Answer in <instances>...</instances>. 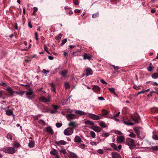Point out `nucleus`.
I'll use <instances>...</instances> for the list:
<instances>
[{
	"label": "nucleus",
	"instance_id": "54",
	"mask_svg": "<svg viewBox=\"0 0 158 158\" xmlns=\"http://www.w3.org/2000/svg\"><path fill=\"white\" fill-rule=\"evenodd\" d=\"M132 120L135 122V123H138V118H132Z\"/></svg>",
	"mask_w": 158,
	"mask_h": 158
},
{
	"label": "nucleus",
	"instance_id": "61",
	"mask_svg": "<svg viewBox=\"0 0 158 158\" xmlns=\"http://www.w3.org/2000/svg\"><path fill=\"white\" fill-rule=\"evenodd\" d=\"M100 81L101 82H102V83H103V84H107V83L106 82L104 81V80L103 79H101Z\"/></svg>",
	"mask_w": 158,
	"mask_h": 158
},
{
	"label": "nucleus",
	"instance_id": "6",
	"mask_svg": "<svg viewBox=\"0 0 158 158\" xmlns=\"http://www.w3.org/2000/svg\"><path fill=\"white\" fill-rule=\"evenodd\" d=\"M88 114H89V117L93 120H98L102 118L95 114L91 113H89Z\"/></svg>",
	"mask_w": 158,
	"mask_h": 158
},
{
	"label": "nucleus",
	"instance_id": "16",
	"mask_svg": "<svg viewBox=\"0 0 158 158\" xmlns=\"http://www.w3.org/2000/svg\"><path fill=\"white\" fill-rule=\"evenodd\" d=\"M46 131L51 135H52L53 131L50 127H48L46 128Z\"/></svg>",
	"mask_w": 158,
	"mask_h": 158
},
{
	"label": "nucleus",
	"instance_id": "57",
	"mask_svg": "<svg viewBox=\"0 0 158 158\" xmlns=\"http://www.w3.org/2000/svg\"><path fill=\"white\" fill-rule=\"evenodd\" d=\"M153 138L154 139L156 140H158V136L156 135H154L153 136Z\"/></svg>",
	"mask_w": 158,
	"mask_h": 158
},
{
	"label": "nucleus",
	"instance_id": "9",
	"mask_svg": "<svg viewBox=\"0 0 158 158\" xmlns=\"http://www.w3.org/2000/svg\"><path fill=\"white\" fill-rule=\"evenodd\" d=\"M68 125L70 127H72L74 130V128L77 127V124L76 121H72L69 123Z\"/></svg>",
	"mask_w": 158,
	"mask_h": 158
},
{
	"label": "nucleus",
	"instance_id": "1",
	"mask_svg": "<svg viewBox=\"0 0 158 158\" xmlns=\"http://www.w3.org/2000/svg\"><path fill=\"white\" fill-rule=\"evenodd\" d=\"M3 151L9 154H14L15 152V150L11 147H7L3 148Z\"/></svg>",
	"mask_w": 158,
	"mask_h": 158
},
{
	"label": "nucleus",
	"instance_id": "2",
	"mask_svg": "<svg viewBox=\"0 0 158 158\" xmlns=\"http://www.w3.org/2000/svg\"><path fill=\"white\" fill-rule=\"evenodd\" d=\"M6 89V91L10 94V96L13 97L15 96L16 91H13V89L10 86H7L6 89Z\"/></svg>",
	"mask_w": 158,
	"mask_h": 158
},
{
	"label": "nucleus",
	"instance_id": "30",
	"mask_svg": "<svg viewBox=\"0 0 158 158\" xmlns=\"http://www.w3.org/2000/svg\"><path fill=\"white\" fill-rule=\"evenodd\" d=\"M13 111L11 110H7L6 111V114H7V115H8L9 116H10L13 114Z\"/></svg>",
	"mask_w": 158,
	"mask_h": 158
},
{
	"label": "nucleus",
	"instance_id": "31",
	"mask_svg": "<svg viewBox=\"0 0 158 158\" xmlns=\"http://www.w3.org/2000/svg\"><path fill=\"white\" fill-rule=\"evenodd\" d=\"M6 137L7 139H10L11 140H12L13 139L11 134L9 133L7 134Z\"/></svg>",
	"mask_w": 158,
	"mask_h": 158
},
{
	"label": "nucleus",
	"instance_id": "51",
	"mask_svg": "<svg viewBox=\"0 0 158 158\" xmlns=\"http://www.w3.org/2000/svg\"><path fill=\"white\" fill-rule=\"evenodd\" d=\"M44 50H45V51H46L47 52V53H48L49 54H50V53L48 51V48L45 45L44 46Z\"/></svg>",
	"mask_w": 158,
	"mask_h": 158
},
{
	"label": "nucleus",
	"instance_id": "55",
	"mask_svg": "<svg viewBox=\"0 0 158 158\" xmlns=\"http://www.w3.org/2000/svg\"><path fill=\"white\" fill-rule=\"evenodd\" d=\"M152 69L153 68L151 66H149L148 68V70L149 72L152 71Z\"/></svg>",
	"mask_w": 158,
	"mask_h": 158
},
{
	"label": "nucleus",
	"instance_id": "45",
	"mask_svg": "<svg viewBox=\"0 0 158 158\" xmlns=\"http://www.w3.org/2000/svg\"><path fill=\"white\" fill-rule=\"evenodd\" d=\"M97 152L101 154H102L103 153V150L101 149H99L97 151Z\"/></svg>",
	"mask_w": 158,
	"mask_h": 158
},
{
	"label": "nucleus",
	"instance_id": "23",
	"mask_svg": "<svg viewBox=\"0 0 158 158\" xmlns=\"http://www.w3.org/2000/svg\"><path fill=\"white\" fill-rule=\"evenodd\" d=\"M84 123L86 125L91 126H93L94 125V123L92 121L89 120L86 121Z\"/></svg>",
	"mask_w": 158,
	"mask_h": 158
},
{
	"label": "nucleus",
	"instance_id": "53",
	"mask_svg": "<svg viewBox=\"0 0 158 158\" xmlns=\"http://www.w3.org/2000/svg\"><path fill=\"white\" fill-rule=\"evenodd\" d=\"M152 149L155 151H157L158 150V147L157 146H153L152 148Z\"/></svg>",
	"mask_w": 158,
	"mask_h": 158
},
{
	"label": "nucleus",
	"instance_id": "14",
	"mask_svg": "<svg viewBox=\"0 0 158 158\" xmlns=\"http://www.w3.org/2000/svg\"><path fill=\"white\" fill-rule=\"evenodd\" d=\"M86 76L92 75L93 73V72L92 70L89 68H88L86 69Z\"/></svg>",
	"mask_w": 158,
	"mask_h": 158
},
{
	"label": "nucleus",
	"instance_id": "58",
	"mask_svg": "<svg viewBox=\"0 0 158 158\" xmlns=\"http://www.w3.org/2000/svg\"><path fill=\"white\" fill-rule=\"evenodd\" d=\"M85 147V145L84 144H82L80 145L79 147L82 149H83Z\"/></svg>",
	"mask_w": 158,
	"mask_h": 158
},
{
	"label": "nucleus",
	"instance_id": "10",
	"mask_svg": "<svg viewBox=\"0 0 158 158\" xmlns=\"http://www.w3.org/2000/svg\"><path fill=\"white\" fill-rule=\"evenodd\" d=\"M75 113L77 114L81 115H85L88 114V113L87 112L80 110H75Z\"/></svg>",
	"mask_w": 158,
	"mask_h": 158
},
{
	"label": "nucleus",
	"instance_id": "8",
	"mask_svg": "<svg viewBox=\"0 0 158 158\" xmlns=\"http://www.w3.org/2000/svg\"><path fill=\"white\" fill-rule=\"evenodd\" d=\"M66 117L68 120H73L76 118V116L74 114H68L66 115Z\"/></svg>",
	"mask_w": 158,
	"mask_h": 158
},
{
	"label": "nucleus",
	"instance_id": "40",
	"mask_svg": "<svg viewBox=\"0 0 158 158\" xmlns=\"http://www.w3.org/2000/svg\"><path fill=\"white\" fill-rule=\"evenodd\" d=\"M64 86L66 89H68L69 88L70 86L68 82H65L64 83Z\"/></svg>",
	"mask_w": 158,
	"mask_h": 158
},
{
	"label": "nucleus",
	"instance_id": "12",
	"mask_svg": "<svg viewBox=\"0 0 158 158\" xmlns=\"http://www.w3.org/2000/svg\"><path fill=\"white\" fill-rule=\"evenodd\" d=\"M111 155L113 158H121L119 153L116 152H112Z\"/></svg>",
	"mask_w": 158,
	"mask_h": 158
},
{
	"label": "nucleus",
	"instance_id": "20",
	"mask_svg": "<svg viewBox=\"0 0 158 158\" xmlns=\"http://www.w3.org/2000/svg\"><path fill=\"white\" fill-rule=\"evenodd\" d=\"M91 129L97 132H99L101 131V128L98 126H95L94 128H92Z\"/></svg>",
	"mask_w": 158,
	"mask_h": 158
},
{
	"label": "nucleus",
	"instance_id": "11",
	"mask_svg": "<svg viewBox=\"0 0 158 158\" xmlns=\"http://www.w3.org/2000/svg\"><path fill=\"white\" fill-rule=\"evenodd\" d=\"M55 143L57 145H65L67 144V142L64 140H61L59 141H56Z\"/></svg>",
	"mask_w": 158,
	"mask_h": 158
},
{
	"label": "nucleus",
	"instance_id": "29",
	"mask_svg": "<svg viewBox=\"0 0 158 158\" xmlns=\"http://www.w3.org/2000/svg\"><path fill=\"white\" fill-rule=\"evenodd\" d=\"M83 59L84 60L86 59H90L91 58V57L90 56L86 54L84 55H83Z\"/></svg>",
	"mask_w": 158,
	"mask_h": 158
},
{
	"label": "nucleus",
	"instance_id": "35",
	"mask_svg": "<svg viewBox=\"0 0 158 158\" xmlns=\"http://www.w3.org/2000/svg\"><path fill=\"white\" fill-rule=\"evenodd\" d=\"M134 130L137 135H140V131L138 129L135 128Z\"/></svg>",
	"mask_w": 158,
	"mask_h": 158
},
{
	"label": "nucleus",
	"instance_id": "62",
	"mask_svg": "<svg viewBox=\"0 0 158 158\" xmlns=\"http://www.w3.org/2000/svg\"><path fill=\"white\" fill-rule=\"evenodd\" d=\"M39 123H40L43 124L44 125L45 123L44 121L42 119L40 120L39 121Z\"/></svg>",
	"mask_w": 158,
	"mask_h": 158
},
{
	"label": "nucleus",
	"instance_id": "28",
	"mask_svg": "<svg viewBox=\"0 0 158 158\" xmlns=\"http://www.w3.org/2000/svg\"><path fill=\"white\" fill-rule=\"evenodd\" d=\"M34 142L33 141H31L28 143V146L30 148H32L34 146Z\"/></svg>",
	"mask_w": 158,
	"mask_h": 158
},
{
	"label": "nucleus",
	"instance_id": "3",
	"mask_svg": "<svg viewBox=\"0 0 158 158\" xmlns=\"http://www.w3.org/2000/svg\"><path fill=\"white\" fill-rule=\"evenodd\" d=\"M73 132V130L72 127H68L64 131V134L66 135H69Z\"/></svg>",
	"mask_w": 158,
	"mask_h": 158
},
{
	"label": "nucleus",
	"instance_id": "7",
	"mask_svg": "<svg viewBox=\"0 0 158 158\" xmlns=\"http://www.w3.org/2000/svg\"><path fill=\"white\" fill-rule=\"evenodd\" d=\"M126 143L129 146H132L134 144V141L130 138H127L126 140Z\"/></svg>",
	"mask_w": 158,
	"mask_h": 158
},
{
	"label": "nucleus",
	"instance_id": "27",
	"mask_svg": "<svg viewBox=\"0 0 158 158\" xmlns=\"http://www.w3.org/2000/svg\"><path fill=\"white\" fill-rule=\"evenodd\" d=\"M24 93V92L23 91H20L19 92L15 91V94L19 95L21 96H22Z\"/></svg>",
	"mask_w": 158,
	"mask_h": 158
},
{
	"label": "nucleus",
	"instance_id": "43",
	"mask_svg": "<svg viewBox=\"0 0 158 158\" xmlns=\"http://www.w3.org/2000/svg\"><path fill=\"white\" fill-rule=\"evenodd\" d=\"M14 146L16 148H19L20 146V144L18 143L15 142L14 144Z\"/></svg>",
	"mask_w": 158,
	"mask_h": 158
},
{
	"label": "nucleus",
	"instance_id": "60",
	"mask_svg": "<svg viewBox=\"0 0 158 158\" xmlns=\"http://www.w3.org/2000/svg\"><path fill=\"white\" fill-rule=\"evenodd\" d=\"M48 71H47L45 69H43L42 71V72L44 74H47L49 73Z\"/></svg>",
	"mask_w": 158,
	"mask_h": 158
},
{
	"label": "nucleus",
	"instance_id": "13",
	"mask_svg": "<svg viewBox=\"0 0 158 158\" xmlns=\"http://www.w3.org/2000/svg\"><path fill=\"white\" fill-rule=\"evenodd\" d=\"M124 138L123 136H120L117 137L116 140L118 143H121L123 142Z\"/></svg>",
	"mask_w": 158,
	"mask_h": 158
},
{
	"label": "nucleus",
	"instance_id": "17",
	"mask_svg": "<svg viewBox=\"0 0 158 158\" xmlns=\"http://www.w3.org/2000/svg\"><path fill=\"white\" fill-rule=\"evenodd\" d=\"M100 88L98 85H95L92 88L93 90L95 92H98L100 90Z\"/></svg>",
	"mask_w": 158,
	"mask_h": 158
},
{
	"label": "nucleus",
	"instance_id": "59",
	"mask_svg": "<svg viewBox=\"0 0 158 158\" xmlns=\"http://www.w3.org/2000/svg\"><path fill=\"white\" fill-rule=\"evenodd\" d=\"M112 66L113 67L114 70H118L119 69V68L118 66H115L114 65H112Z\"/></svg>",
	"mask_w": 158,
	"mask_h": 158
},
{
	"label": "nucleus",
	"instance_id": "15",
	"mask_svg": "<svg viewBox=\"0 0 158 158\" xmlns=\"http://www.w3.org/2000/svg\"><path fill=\"white\" fill-rule=\"evenodd\" d=\"M74 139V141L77 143H80L82 141L81 139L78 136H76Z\"/></svg>",
	"mask_w": 158,
	"mask_h": 158
},
{
	"label": "nucleus",
	"instance_id": "44",
	"mask_svg": "<svg viewBox=\"0 0 158 158\" xmlns=\"http://www.w3.org/2000/svg\"><path fill=\"white\" fill-rule=\"evenodd\" d=\"M109 135V134L108 133H105L103 134L102 136L103 137H107Z\"/></svg>",
	"mask_w": 158,
	"mask_h": 158
},
{
	"label": "nucleus",
	"instance_id": "56",
	"mask_svg": "<svg viewBox=\"0 0 158 158\" xmlns=\"http://www.w3.org/2000/svg\"><path fill=\"white\" fill-rule=\"evenodd\" d=\"M52 106L53 108L55 110L58 109L59 107L58 106L56 105H53Z\"/></svg>",
	"mask_w": 158,
	"mask_h": 158
},
{
	"label": "nucleus",
	"instance_id": "32",
	"mask_svg": "<svg viewBox=\"0 0 158 158\" xmlns=\"http://www.w3.org/2000/svg\"><path fill=\"white\" fill-rule=\"evenodd\" d=\"M152 77L153 79H156L158 78V73H154L152 75Z\"/></svg>",
	"mask_w": 158,
	"mask_h": 158
},
{
	"label": "nucleus",
	"instance_id": "21",
	"mask_svg": "<svg viewBox=\"0 0 158 158\" xmlns=\"http://www.w3.org/2000/svg\"><path fill=\"white\" fill-rule=\"evenodd\" d=\"M68 73V71L67 70L62 71L60 73V74L63 77H65L66 74Z\"/></svg>",
	"mask_w": 158,
	"mask_h": 158
},
{
	"label": "nucleus",
	"instance_id": "37",
	"mask_svg": "<svg viewBox=\"0 0 158 158\" xmlns=\"http://www.w3.org/2000/svg\"><path fill=\"white\" fill-rule=\"evenodd\" d=\"M59 151L61 153H63V154H65L66 152V150L64 148H61L59 150Z\"/></svg>",
	"mask_w": 158,
	"mask_h": 158
},
{
	"label": "nucleus",
	"instance_id": "34",
	"mask_svg": "<svg viewBox=\"0 0 158 158\" xmlns=\"http://www.w3.org/2000/svg\"><path fill=\"white\" fill-rule=\"evenodd\" d=\"M3 92L2 90H0V98H2V99L4 100L5 98L3 96Z\"/></svg>",
	"mask_w": 158,
	"mask_h": 158
},
{
	"label": "nucleus",
	"instance_id": "47",
	"mask_svg": "<svg viewBox=\"0 0 158 158\" xmlns=\"http://www.w3.org/2000/svg\"><path fill=\"white\" fill-rule=\"evenodd\" d=\"M56 126L57 127H60L62 126V124L59 123H57L56 124Z\"/></svg>",
	"mask_w": 158,
	"mask_h": 158
},
{
	"label": "nucleus",
	"instance_id": "5",
	"mask_svg": "<svg viewBox=\"0 0 158 158\" xmlns=\"http://www.w3.org/2000/svg\"><path fill=\"white\" fill-rule=\"evenodd\" d=\"M40 102L45 103L49 102L50 101V97L48 96L47 97H41L39 99Z\"/></svg>",
	"mask_w": 158,
	"mask_h": 158
},
{
	"label": "nucleus",
	"instance_id": "22",
	"mask_svg": "<svg viewBox=\"0 0 158 158\" xmlns=\"http://www.w3.org/2000/svg\"><path fill=\"white\" fill-rule=\"evenodd\" d=\"M123 123L128 126H132L134 124V123L132 122H130L129 121H126L125 120L123 121Z\"/></svg>",
	"mask_w": 158,
	"mask_h": 158
},
{
	"label": "nucleus",
	"instance_id": "25",
	"mask_svg": "<svg viewBox=\"0 0 158 158\" xmlns=\"http://www.w3.org/2000/svg\"><path fill=\"white\" fill-rule=\"evenodd\" d=\"M100 126L103 128H105L106 127V125L105 123L103 121H100L99 122Z\"/></svg>",
	"mask_w": 158,
	"mask_h": 158
},
{
	"label": "nucleus",
	"instance_id": "33",
	"mask_svg": "<svg viewBox=\"0 0 158 158\" xmlns=\"http://www.w3.org/2000/svg\"><path fill=\"white\" fill-rule=\"evenodd\" d=\"M110 145L115 150L118 151L117 148L115 144L114 143H111L110 144Z\"/></svg>",
	"mask_w": 158,
	"mask_h": 158
},
{
	"label": "nucleus",
	"instance_id": "36",
	"mask_svg": "<svg viewBox=\"0 0 158 158\" xmlns=\"http://www.w3.org/2000/svg\"><path fill=\"white\" fill-rule=\"evenodd\" d=\"M90 135L93 138H94L96 136V134L93 131H90Z\"/></svg>",
	"mask_w": 158,
	"mask_h": 158
},
{
	"label": "nucleus",
	"instance_id": "42",
	"mask_svg": "<svg viewBox=\"0 0 158 158\" xmlns=\"http://www.w3.org/2000/svg\"><path fill=\"white\" fill-rule=\"evenodd\" d=\"M108 89L112 93L113 92H114L115 91L114 88H109Z\"/></svg>",
	"mask_w": 158,
	"mask_h": 158
},
{
	"label": "nucleus",
	"instance_id": "26",
	"mask_svg": "<svg viewBox=\"0 0 158 158\" xmlns=\"http://www.w3.org/2000/svg\"><path fill=\"white\" fill-rule=\"evenodd\" d=\"M50 86L51 87V90L52 91L54 92L55 93H56L55 88L54 85L53 83H52L50 84Z\"/></svg>",
	"mask_w": 158,
	"mask_h": 158
},
{
	"label": "nucleus",
	"instance_id": "48",
	"mask_svg": "<svg viewBox=\"0 0 158 158\" xmlns=\"http://www.w3.org/2000/svg\"><path fill=\"white\" fill-rule=\"evenodd\" d=\"M68 98H67L66 100H63V102L62 103V105H64L66 104H67V101H68Z\"/></svg>",
	"mask_w": 158,
	"mask_h": 158
},
{
	"label": "nucleus",
	"instance_id": "19",
	"mask_svg": "<svg viewBox=\"0 0 158 158\" xmlns=\"http://www.w3.org/2000/svg\"><path fill=\"white\" fill-rule=\"evenodd\" d=\"M102 114L104 117L109 118V117H107V116L108 114V113L107 110L105 109H103L102 110Z\"/></svg>",
	"mask_w": 158,
	"mask_h": 158
},
{
	"label": "nucleus",
	"instance_id": "4",
	"mask_svg": "<svg viewBox=\"0 0 158 158\" xmlns=\"http://www.w3.org/2000/svg\"><path fill=\"white\" fill-rule=\"evenodd\" d=\"M26 94L27 95V98L29 100L32 99L34 98L35 95L33 94V91L31 89H30L26 92Z\"/></svg>",
	"mask_w": 158,
	"mask_h": 158
},
{
	"label": "nucleus",
	"instance_id": "39",
	"mask_svg": "<svg viewBox=\"0 0 158 158\" xmlns=\"http://www.w3.org/2000/svg\"><path fill=\"white\" fill-rule=\"evenodd\" d=\"M128 136L132 138H135V135L132 132H131L130 134L128 135Z\"/></svg>",
	"mask_w": 158,
	"mask_h": 158
},
{
	"label": "nucleus",
	"instance_id": "63",
	"mask_svg": "<svg viewBox=\"0 0 158 158\" xmlns=\"http://www.w3.org/2000/svg\"><path fill=\"white\" fill-rule=\"evenodd\" d=\"M0 85H1L3 86L7 85L5 83L3 82H2L1 83H0Z\"/></svg>",
	"mask_w": 158,
	"mask_h": 158
},
{
	"label": "nucleus",
	"instance_id": "49",
	"mask_svg": "<svg viewBox=\"0 0 158 158\" xmlns=\"http://www.w3.org/2000/svg\"><path fill=\"white\" fill-rule=\"evenodd\" d=\"M99 143V142L96 143V142H95L93 141V142H90V143L92 145L94 146V145H96L97 144H98Z\"/></svg>",
	"mask_w": 158,
	"mask_h": 158
},
{
	"label": "nucleus",
	"instance_id": "52",
	"mask_svg": "<svg viewBox=\"0 0 158 158\" xmlns=\"http://www.w3.org/2000/svg\"><path fill=\"white\" fill-rule=\"evenodd\" d=\"M73 3L75 5H77L79 4V3L77 0H73Z\"/></svg>",
	"mask_w": 158,
	"mask_h": 158
},
{
	"label": "nucleus",
	"instance_id": "50",
	"mask_svg": "<svg viewBox=\"0 0 158 158\" xmlns=\"http://www.w3.org/2000/svg\"><path fill=\"white\" fill-rule=\"evenodd\" d=\"M67 39H64L63 40H62L61 44V45H64L67 42Z\"/></svg>",
	"mask_w": 158,
	"mask_h": 158
},
{
	"label": "nucleus",
	"instance_id": "64",
	"mask_svg": "<svg viewBox=\"0 0 158 158\" xmlns=\"http://www.w3.org/2000/svg\"><path fill=\"white\" fill-rule=\"evenodd\" d=\"M35 38L37 40H38V34L37 32L35 33Z\"/></svg>",
	"mask_w": 158,
	"mask_h": 158
},
{
	"label": "nucleus",
	"instance_id": "41",
	"mask_svg": "<svg viewBox=\"0 0 158 158\" xmlns=\"http://www.w3.org/2000/svg\"><path fill=\"white\" fill-rule=\"evenodd\" d=\"M62 34H59L56 38V40H59L61 39Z\"/></svg>",
	"mask_w": 158,
	"mask_h": 158
},
{
	"label": "nucleus",
	"instance_id": "46",
	"mask_svg": "<svg viewBox=\"0 0 158 158\" xmlns=\"http://www.w3.org/2000/svg\"><path fill=\"white\" fill-rule=\"evenodd\" d=\"M114 133L116 134H118L119 135H121L122 134V133L120 131L118 130L115 131Z\"/></svg>",
	"mask_w": 158,
	"mask_h": 158
},
{
	"label": "nucleus",
	"instance_id": "24",
	"mask_svg": "<svg viewBox=\"0 0 158 158\" xmlns=\"http://www.w3.org/2000/svg\"><path fill=\"white\" fill-rule=\"evenodd\" d=\"M50 153L54 155H56V157H58L57 152L55 149H53L50 152Z\"/></svg>",
	"mask_w": 158,
	"mask_h": 158
},
{
	"label": "nucleus",
	"instance_id": "18",
	"mask_svg": "<svg viewBox=\"0 0 158 158\" xmlns=\"http://www.w3.org/2000/svg\"><path fill=\"white\" fill-rule=\"evenodd\" d=\"M69 157L70 158H78V156L75 153L72 152H70L69 153Z\"/></svg>",
	"mask_w": 158,
	"mask_h": 158
},
{
	"label": "nucleus",
	"instance_id": "38",
	"mask_svg": "<svg viewBox=\"0 0 158 158\" xmlns=\"http://www.w3.org/2000/svg\"><path fill=\"white\" fill-rule=\"evenodd\" d=\"M99 16V14L98 13H96L93 14L92 15V18H96L97 17H98Z\"/></svg>",
	"mask_w": 158,
	"mask_h": 158
}]
</instances>
